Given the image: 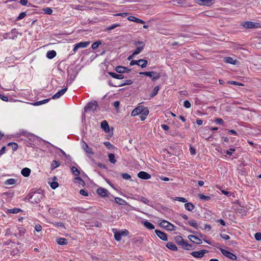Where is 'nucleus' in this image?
<instances>
[{
  "label": "nucleus",
  "instance_id": "nucleus-24",
  "mask_svg": "<svg viewBox=\"0 0 261 261\" xmlns=\"http://www.w3.org/2000/svg\"><path fill=\"white\" fill-rule=\"evenodd\" d=\"M128 20H129V21H133V22H137V23H144L145 22L141 20V19H140L135 16H130L128 17Z\"/></svg>",
  "mask_w": 261,
  "mask_h": 261
},
{
  "label": "nucleus",
  "instance_id": "nucleus-40",
  "mask_svg": "<svg viewBox=\"0 0 261 261\" xmlns=\"http://www.w3.org/2000/svg\"><path fill=\"white\" fill-rule=\"evenodd\" d=\"M16 180L13 178H10L7 179L5 182V184L6 185H12L15 184Z\"/></svg>",
  "mask_w": 261,
  "mask_h": 261
},
{
  "label": "nucleus",
  "instance_id": "nucleus-5",
  "mask_svg": "<svg viewBox=\"0 0 261 261\" xmlns=\"http://www.w3.org/2000/svg\"><path fill=\"white\" fill-rule=\"evenodd\" d=\"M219 250L221 251L222 254L223 255H224L225 256H226V257H227L231 260H237V256L234 254L230 252V251H227L225 249H222L221 248H220Z\"/></svg>",
  "mask_w": 261,
  "mask_h": 261
},
{
  "label": "nucleus",
  "instance_id": "nucleus-60",
  "mask_svg": "<svg viewBox=\"0 0 261 261\" xmlns=\"http://www.w3.org/2000/svg\"><path fill=\"white\" fill-rule=\"evenodd\" d=\"M119 231L120 233V234L121 236H126L128 234V231L126 229H125V230H122V231Z\"/></svg>",
  "mask_w": 261,
  "mask_h": 261
},
{
  "label": "nucleus",
  "instance_id": "nucleus-16",
  "mask_svg": "<svg viewBox=\"0 0 261 261\" xmlns=\"http://www.w3.org/2000/svg\"><path fill=\"white\" fill-rule=\"evenodd\" d=\"M138 176L141 179H148L151 178V175L145 171H140L138 173Z\"/></svg>",
  "mask_w": 261,
  "mask_h": 261
},
{
  "label": "nucleus",
  "instance_id": "nucleus-42",
  "mask_svg": "<svg viewBox=\"0 0 261 261\" xmlns=\"http://www.w3.org/2000/svg\"><path fill=\"white\" fill-rule=\"evenodd\" d=\"M71 170L73 174L77 176L80 175V171L75 167L73 166L71 168Z\"/></svg>",
  "mask_w": 261,
  "mask_h": 261
},
{
  "label": "nucleus",
  "instance_id": "nucleus-38",
  "mask_svg": "<svg viewBox=\"0 0 261 261\" xmlns=\"http://www.w3.org/2000/svg\"><path fill=\"white\" fill-rule=\"evenodd\" d=\"M189 224L195 228V229H198V225L197 223L196 222V221L195 220H191L188 222Z\"/></svg>",
  "mask_w": 261,
  "mask_h": 261
},
{
  "label": "nucleus",
  "instance_id": "nucleus-11",
  "mask_svg": "<svg viewBox=\"0 0 261 261\" xmlns=\"http://www.w3.org/2000/svg\"><path fill=\"white\" fill-rule=\"evenodd\" d=\"M146 109V108H144L142 106L138 107L134 110H133V111L132 112L131 115L133 116H137L142 113L144 111V110Z\"/></svg>",
  "mask_w": 261,
  "mask_h": 261
},
{
  "label": "nucleus",
  "instance_id": "nucleus-53",
  "mask_svg": "<svg viewBox=\"0 0 261 261\" xmlns=\"http://www.w3.org/2000/svg\"><path fill=\"white\" fill-rule=\"evenodd\" d=\"M140 201L146 204L149 205V200L145 197H141L140 198Z\"/></svg>",
  "mask_w": 261,
  "mask_h": 261
},
{
  "label": "nucleus",
  "instance_id": "nucleus-7",
  "mask_svg": "<svg viewBox=\"0 0 261 261\" xmlns=\"http://www.w3.org/2000/svg\"><path fill=\"white\" fill-rule=\"evenodd\" d=\"M160 226L166 228L168 230H174L175 226L166 220H162L160 223Z\"/></svg>",
  "mask_w": 261,
  "mask_h": 261
},
{
  "label": "nucleus",
  "instance_id": "nucleus-58",
  "mask_svg": "<svg viewBox=\"0 0 261 261\" xmlns=\"http://www.w3.org/2000/svg\"><path fill=\"white\" fill-rule=\"evenodd\" d=\"M254 237L256 240L257 241H260L261 240V233L260 232H256L255 235Z\"/></svg>",
  "mask_w": 261,
  "mask_h": 261
},
{
  "label": "nucleus",
  "instance_id": "nucleus-23",
  "mask_svg": "<svg viewBox=\"0 0 261 261\" xmlns=\"http://www.w3.org/2000/svg\"><path fill=\"white\" fill-rule=\"evenodd\" d=\"M108 73L112 77L116 79L120 80V79H123L124 77V75L123 74H122L121 73L118 74L115 72H109Z\"/></svg>",
  "mask_w": 261,
  "mask_h": 261
},
{
  "label": "nucleus",
  "instance_id": "nucleus-36",
  "mask_svg": "<svg viewBox=\"0 0 261 261\" xmlns=\"http://www.w3.org/2000/svg\"><path fill=\"white\" fill-rule=\"evenodd\" d=\"M50 98H47V99H44L43 100L37 101V102H35V103H34L33 105L35 106H39V105H41L42 104H44V103H46L47 102H48L50 100Z\"/></svg>",
  "mask_w": 261,
  "mask_h": 261
},
{
  "label": "nucleus",
  "instance_id": "nucleus-48",
  "mask_svg": "<svg viewBox=\"0 0 261 261\" xmlns=\"http://www.w3.org/2000/svg\"><path fill=\"white\" fill-rule=\"evenodd\" d=\"M26 15H27V14H26L25 12H21L19 14L18 16L16 18V20L18 21V20H21V19H23V18H24L26 16Z\"/></svg>",
  "mask_w": 261,
  "mask_h": 261
},
{
  "label": "nucleus",
  "instance_id": "nucleus-62",
  "mask_svg": "<svg viewBox=\"0 0 261 261\" xmlns=\"http://www.w3.org/2000/svg\"><path fill=\"white\" fill-rule=\"evenodd\" d=\"M220 236L221 238H222V239H224L225 240H229L230 239L229 236L228 235H227V234L221 233L220 234Z\"/></svg>",
  "mask_w": 261,
  "mask_h": 261
},
{
  "label": "nucleus",
  "instance_id": "nucleus-56",
  "mask_svg": "<svg viewBox=\"0 0 261 261\" xmlns=\"http://www.w3.org/2000/svg\"><path fill=\"white\" fill-rule=\"evenodd\" d=\"M228 83H229L230 84H232V85H235L244 86V84L241 83H239V82H236V81H228Z\"/></svg>",
  "mask_w": 261,
  "mask_h": 261
},
{
  "label": "nucleus",
  "instance_id": "nucleus-49",
  "mask_svg": "<svg viewBox=\"0 0 261 261\" xmlns=\"http://www.w3.org/2000/svg\"><path fill=\"white\" fill-rule=\"evenodd\" d=\"M119 26H120L119 24H117V23L113 24L111 25H110L109 27L107 28L105 30L106 31H110V30L114 29L115 28H116Z\"/></svg>",
  "mask_w": 261,
  "mask_h": 261
},
{
  "label": "nucleus",
  "instance_id": "nucleus-29",
  "mask_svg": "<svg viewBox=\"0 0 261 261\" xmlns=\"http://www.w3.org/2000/svg\"><path fill=\"white\" fill-rule=\"evenodd\" d=\"M185 208L188 211H192L195 208V205L192 203L188 202L185 204Z\"/></svg>",
  "mask_w": 261,
  "mask_h": 261
},
{
  "label": "nucleus",
  "instance_id": "nucleus-41",
  "mask_svg": "<svg viewBox=\"0 0 261 261\" xmlns=\"http://www.w3.org/2000/svg\"><path fill=\"white\" fill-rule=\"evenodd\" d=\"M22 210L19 208H14L12 209H9L8 210V212L9 213H12V214H17L18 213L21 212Z\"/></svg>",
  "mask_w": 261,
  "mask_h": 261
},
{
  "label": "nucleus",
  "instance_id": "nucleus-6",
  "mask_svg": "<svg viewBox=\"0 0 261 261\" xmlns=\"http://www.w3.org/2000/svg\"><path fill=\"white\" fill-rule=\"evenodd\" d=\"M242 25L245 29L258 28L260 27V23L251 21H246Z\"/></svg>",
  "mask_w": 261,
  "mask_h": 261
},
{
  "label": "nucleus",
  "instance_id": "nucleus-52",
  "mask_svg": "<svg viewBox=\"0 0 261 261\" xmlns=\"http://www.w3.org/2000/svg\"><path fill=\"white\" fill-rule=\"evenodd\" d=\"M50 186L53 189H56L59 186V184L57 181H53L50 182Z\"/></svg>",
  "mask_w": 261,
  "mask_h": 261
},
{
  "label": "nucleus",
  "instance_id": "nucleus-8",
  "mask_svg": "<svg viewBox=\"0 0 261 261\" xmlns=\"http://www.w3.org/2000/svg\"><path fill=\"white\" fill-rule=\"evenodd\" d=\"M208 252V251L205 249L201 250L199 251H193L190 254L196 258H201L204 254Z\"/></svg>",
  "mask_w": 261,
  "mask_h": 261
},
{
  "label": "nucleus",
  "instance_id": "nucleus-2",
  "mask_svg": "<svg viewBox=\"0 0 261 261\" xmlns=\"http://www.w3.org/2000/svg\"><path fill=\"white\" fill-rule=\"evenodd\" d=\"M140 74L150 77L152 81H155L161 77V74L155 71H144L140 72Z\"/></svg>",
  "mask_w": 261,
  "mask_h": 261
},
{
  "label": "nucleus",
  "instance_id": "nucleus-59",
  "mask_svg": "<svg viewBox=\"0 0 261 261\" xmlns=\"http://www.w3.org/2000/svg\"><path fill=\"white\" fill-rule=\"evenodd\" d=\"M174 200L181 201L182 202H186L187 201V199L184 197H175Z\"/></svg>",
  "mask_w": 261,
  "mask_h": 261
},
{
  "label": "nucleus",
  "instance_id": "nucleus-64",
  "mask_svg": "<svg viewBox=\"0 0 261 261\" xmlns=\"http://www.w3.org/2000/svg\"><path fill=\"white\" fill-rule=\"evenodd\" d=\"M42 228V227L41 225L40 224H37V225H35V229L38 232L41 231Z\"/></svg>",
  "mask_w": 261,
  "mask_h": 261
},
{
  "label": "nucleus",
  "instance_id": "nucleus-50",
  "mask_svg": "<svg viewBox=\"0 0 261 261\" xmlns=\"http://www.w3.org/2000/svg\"><path fill=\"white\" fill-rule=\"evenodd\" d=\"M121 176L123 179H125L128 180L131 178V176L127 173H121Z\"/></svg>",
  "mask_w": 261,
  "mask_h": 261
},
{
  "label": "nucleus",
  "instance_id": "nucleus-47",
  "mask_svg": "<svg viewBox=\"0 0 261 261\" xmlns=\"http://www.w3.org/2000/svg\"><path fill=\"white\" fill-rule=\"evenodd\" d=\"M114 238L117 241H120L121 240V236L119 231H117L114 233Z\"/></svg>",
  "mask_w": 261,
  "mask_h": 261
},
{
  "label": "nucleus",
  "instance_id": "nucleus-1",
  "mask_svg": "<svg viewBox=\"0 0 261 261\" xmlns=\"http://www.w3.org/2000/svg\"><path fill=\"white\" fill-rule=\"evenodd\" d=\"M43 198V194L41 192L30 193L26 197L30 202L33 203H39Z\"/></svg>",
  "mask_w": 261,
  "mask_h": 261
},
{
  "label": "nucleus",
  "instance_id": "nucleus-28",
  "mask_svg": "<svg viewBox=\"0 0 261 261\" xmlns=\"http://www.w3.org/2000/svg\"><path fill=\"white\" fill-rule=\"evenodd\" d=\"M21 173L24 177H28L31 173V169L28 168H24L22 169Z\"/></svg>",
  "mask_w": 261,
  "mask_h": 261
},
{
  "label": "nucleus",
  "instance_id": "nucleus-9",
  "mask_svg": "<svg viewBox=\"0 0 261 261\" xmlns=\"http://www.w3.org/2000/svg\"><path fill=\"white\" fill-rule=\"evenodd\" d=\"M115 71L119 73H129L131 69L122 66H117L115 67Z\"/></svg>",
  "mask_w": 261,
  "mask_h": 261
},
{
  "label": "nucleus",
  "instance_id": "nucleus-19",
  "mask_svg": "<svg viewBox=\"0 0 261 261\" xmlns=\"http://www.w3.org/2000/svg\"><path fill=\"white\" fill-rule=\"evenodd\" d=\"M224 61L225 63H229L232 65H236L238 63V61L237 60H234L232 58L230 57H225L224 59Z\"/></svg>",
  "mask_w": 261,
  "mask_h": 261
},
{
  "label": "nucleus",
  "instance_id": "nucleus-18",
  "mask_svg": "<svg viewBox=\"0 0 261 261\" xmlns=\"http://www.w3.org/2000/svg\"><path fill=\"white\" fill-rule=\"evenodd\" d=\"M182 248L187 250H192L195 248V247L192 244H189L187 241H185L182 245Z\"/></svg>",
  "mask_w": 261,
  "mask_h": 261
},
{
  "label": "nucleus",
  "instance_id": "nucleus-27",
  "mask_svg": "<svg viewBox=\"0 0 261 261\" xmlns=\"http://www.w3.org/2000/svg\"><path fill=\"white\" fill-rule=\"evenodd\" d=\"M142 223L145 227L149 230H151L154 228V225L151 223L147 221V220L143 221Z\"/></svg>",
  "mask_w": 261,
  "mask_h": 261
},
{
  "label": "nucleus",
  "instance_id": "nucleus-57",
  "mask_svg": "<svg viewBox=\"0 0 261 261\" xmlns=\"http://www.w3.org/2000/svg\"><path fill=\"white\" fill-rule=\"evenodd\" d=\"M103 144L108 148V149H111L112 148H114V147L113 145H112L111 144L110 142H105L103 143Z\"/></svg>",
  "mask_w": 261,
  "mask_h": 261
},
{
  "label": "nucleus",
  "instance_id": "nucleus-34",
  "mask_svg": "<svg viewBox=\"0 0 261 261\" xmlns=\"http://www.w3.org/2000/svg\"><path fill=\"white\" fill-rule=\"evenodd\" d=\"M57 242L58 244L61 245H64L67 244V241L65 238H58L57 240Z\"/></svg>",
  "mask_w": 261,
  "mask_h": 261
},
{
  "label": "nucleus",
  "instance_id": "nucleus-30",
  "mask_svg": "<svg viewBox=\"0 0 261 261\" xmlns=\"http://www.w3.org/2000/svg\"><path fill=\"white\" fill-rule=\"evenodd\" d=\"M149 114V111L147 109H145L144 111L141 113L140 115V119L143 121L146 118L148 114Z\"/></svg>",
  "mask_w": 261,
  "mask_h": 261
},
{
  "label": "nucleus",
  "instance_id": "nucleus-43",
  "mask_svg": "<svg viewBox=\"0 0 261 261\" xmlns=\"http://www.w3.org/2000/svg\"><path fill=\"white\" fill-rule=\"evenodd\" d=\"M60 165V163L56 160H54L51 164V168L52 170L55 169Z\"/></svg>",
  "mask_w": 261,
  "mask_h": 261
},
{
  "label": "nucleus",
  "instance_id": "nucleus-12",
  "mask_svg": "<svg viewBox=\"0 0 261 261\" xmlns=\"http://www.w3.org/2000/svg\"><path fill=\"white\" fill-rule=\"evenodd\" d=\"M89 44V41L81 42L76 43L74 46L73 51L75 52L79 48L86 47Z\"/></svg>",
  "mask_w": 261,
  "mask_h": 261
},
{
  "label": "nucleus",
  "instance_id": "nucleus-54",
  "mask_svg": "<svg viewBox=\"0 0 261 261\" xmlns=\"http://www.w3.org/2000/svg\"><path fill=\"white\" fill-rule=\"evenodd\" d=\"M52 224L56 226L61 227L65 228V225L64 223L62 222H55V223H52Z\"/></svg>",
  "mask_w": 261,
  "mask_h": 261
},
{
  "label": "nucleus",
  "instance_id": "nucleus-25",
  "mask_svg": "<svg viewBox=\"0 0 261 261\" xmlns=\"http://www.w3.org/2000/svg\"><path fill=\"white\" fill-rule=\"evenodd\" d=\"M174 240L175 242L179 245V246H182L185 240L183 239L182 237L180 236H176L174 238Z\"/></svg>",
  "mask_w": 261,
  "mask_h": 261
},
{
  "label": "nucleus",
  "instance_id": "nucleus-31",
  "mask_svg": "<svg viewBox=\"0 0 261 261\" xmlns=\"http://www.w3.org/2000/svg\"><path fill=\"white\" fill-rule=\"evenodd\" d=\"M108 159L110 163L115 164L116 162L114 154L112 153H109L108 154Z\"/></svg>",
  "mask_w": 261,
  "mask_h": 261
},
{
  "label": "nucleus",
  "instance_id": "nucleus-61",
  "mask_svg": "<svg viewBox=\"0 0 261 261\" xmlns=\"http://www.w3.org/2000/svg\"><path fill=\"white\" fill-rule=\"evenodd\" d=\"M190 151L192 155H195L196 154V149L193 146H190Z\"/></svg>",
  "mask_w": 261,
  "mask_h": 261
},
{
  "label": "nucleus",
  "instance_id": "nucleus-33",
  "mask_svg": "<svg viewBox=\"0 0 261 261\" xmlns=\"http://www.w3.org/2000/svg\"><path fill=\"white\" fill-rule=\"evenodd\" d=\"M159 90H160V87L159 86H155L153 88L152 92L150 93V96L151 97H153L154 96H155L158 94Z\"/></svg>",
  "mask_w": 261,
  "mask_h": 261
},
{
  "label": "nucleus",
  "instance_id": "nucleus-45",
  "mask_svg": "<svg viewBox=\"0 0 261 261\" xmlns=\"http://www.w3.org/2000/svg\"><path fill=\"white\" fill-rule=\"evenodd\" d=\"M133 83V81L131 80H127L124 81L123 83L119 84V87H121L125 85H129Z\"/></svg>",
  "mask_w": 261,
  "mask_h": 261
},
{
  "label": "nucleus",
  "instance_id": "nucleus-10",
  "mask_svg": "<svg viewBox=\"0 0 261 261\" xmlns=\"http://www.w3.org/2000/svg\"><path fill=\"white\" fill-rule=\"evenodd\" d=\"M214 0H195V2L200 5L210 6L214 3Z\"/></svg>",
  "mask_w": 261,
  "mask_h": 261
},
{
  "label": "nucleus",
  "instance_id": "nucleus-35",
  "mask_svg": "<svg viewBox=\"0 0 261 261\" xmlns=\"http://www.w3.org/2000/svg\"><path fill=\"white\" fill-rule=\"evenodd\" d=\"M115 201L117 203H118L120 205H125L126 203V202L125 200H124L119 197H115Z\"/></svg>",
  "mask_w": 261,
  "mask_h": 261
},
{
  "label": "nucleus",
  "instance_id": "nucleus-13",
  "mask_svg": "<svg viewBox=\"0 0 261 261\" xmlns=\"http://www.w3.org/2000/svg\"><path fill=\"white\" fill-rule=\"evenodd\" d=\"M96 192L101 197H106L108 196V191L103 188H98L96 190Z\"/></svg>",
  "mask_w": 261,
  "mask_h": 261
},
{
  "label": "nucleus",
  "instance_id": "nucleus-22",
  "mask_svg": "<svg viewBox=\"0 0 261 261\" xmlns=\"http://www.w3.org/2000/svg\"><path fill=\"white\" fill-rule=\"evenodd\" d=\"M166 247L172 251H176L178 250L177 246L173 242H168Z\"/></svg>",
  "mask_w": 261,
  "mask_h": 261
},
{
  "label": "nucleus",
  "instance_id": "nucleus-39",
  "mask_svg": "<svg viewBox=\"0 0 261 261\" xmlns=\"http://www.w3.org/2000/svg\"><path fill=\"white\" fill-rule=\"evenodd\" d=\"M145 45H143L141 46H137L135 50L133 52V55H138L144 48Z\"/></svg>",
  "mask_w": 261,
  "mask_h": 261
},
{
  "label": "nucleus",
  "instance_id": "nucleus-15",
  "mask_svg": "<svg viewBox=\"0 0 261 261\" xmlns=\"http://www.w3.org/2000/svg\"><path fill=\"white\" fill-rule=\"evenodd\" d=\"M188 239L193 243H195L197 244H200L202 243V241L200 239H199L198 237L195 235H189Z\"/></svg>",
  "mask_w": 261,
  "mask_h": 261
},
{
  "label": "nucleus",
  "instance_id": "nucleus-21",
  "mask_svg": "<svg viewBox=\"0 0 261 261\" xmlns=\"http://www.w3.org/2000/svg\"><path fill=\"white\" fill-rule=\"evenodd\" d=\"M83 148L86 152L90 154H93L94 152L92 151V148L89 147L88 145L85 142H84L83 145Z\"/></svg>",
  "mask_w": 261,
  "mask_h": 261
},
{
  "label": "nucleus",
  "instance_id": "nucleus-17",
  "mask_svg": "<svg viewBox=\"0 0 261 261\" xmlns=\"http://www.w3.org/2000/svg\"><path fill=\"white\" fill-rule=\"evenodd\" d=\"M67 90V88L65 87L61 90L58 91L57 93L55 94L51 97L54 99H58L62 96Z\"/></svg>",
  "mask_w": 261,
  "mask_h": 261
},
{
  "label": "nucleus",
  "instance_id": "nucleus-4",
  "mask_svg": "<svg viewBox=\"0 0 261 261\" xmlns=\"http://www.w3.org/2000/svg\"><path fill=\"white\" fill-rule=\"evenodd\" d=\"M148 63V61L145 59H140L138 60H132L129 63L130 66L134 65H137L141 68H145L146 67Z\"/></svg>",
  "mask_w": 261,
  "mask_h": 261
},
{
  "label": "nucleus",
  "instance_id": "nucleus-26",
  "mask_svg": "<svg viewBox=\"0 0 261 261\" xmlns=\"http://www.w3.org/2000/svg\"><path fill=\"white\" fill-rule=\"evenodd\" d=\"M57 53L54 50H49L46 53V57L49 59H53L56 57Z\"/></svg>",
  "mask_w": 261,
  "mask_h": 261
},
{
  "label": "nucleus",
  "instance_id": "nucleus-44",
  "mask_svg": "<svg viewBox=\"0 0 261 261\" xmlns=\"http://www.w3.org/2000/svg\"><path fill=\"white\" fill-rule=\"evenodd\" d=\"M8 146H11L12 150L13 151H15L17 150L18 148V145L15 142H10L8 144Z\"/></svg>",
  "mask_w": 261,
  "mask_h": 261
},
{
  "label": "nucleus",
  "instance_id": "nucleus-63",
  "mask_svg": "<svg viewBox=\"0 0 261 261\" xmlns=\"http://www.w3.org/2000/svg\"><path fill=\"white\" fill-rule=\"evenodd\" d=\"M74 209L76 211H77L78 212H80V213H84L85 210H86L85 208L81 207H75V208H74Z\"/></svg>",
  "mask_w": 261,
  "mask_h": 261
},
{
  "label": "nucleus",
  "instance_id": "nucleus-20",
  "mask_svg": "<svg viewBox=\"0 0 261 261\" xmlns=\"http://www.w3.org/2000/svg\"><path fill=\"white\" fill-rule=\"evenodd\" d=\"M101 127L106 133H109L110 131L109 125L106 120H103L101 122Z\"/></svg>",
  "mask_w": 261,
  "mask_h": 261
},
{
  "label": "nucleus",
  "instance_id": "nucleus-32",
  "mask_svg": "<svg viewBox=\"0 0 261 261\" xmlns=\"http://www.w3.org/2000/svg\"><path fill=\"white\" fill-rule=\"evenodd\" d=\"M74 181L76 183H79L80 185L83 186L85 185L84 181L82 179L81 177L78 176L74 178Z\"/></svg>",
  "mask_w": 261,
  "mask_h": 261
},
{
  "label": "nucleus",
  "instance_id": "nucleus-37",
  "mask_svg": "<svg viewBox=\"0 0 261 261\" xmlns=\"http://www.w3.org/2000/svg\"><path fill=\"white\" fill-rule=\"evenodd\" d=\"M102 44V41L101 40H98L95 42H94L92 45V48L93 50L96 49L98 46Z\"/></svg>",
  "mask_w": 261,
  "mask_h": 261
},
{
  "label": "nucleus",
  "instance_id": "nucleus-55",
  "mask_svg": "<svg viewBox=\"0 0 261 261\" xmlns=\"http://www.w3.org/2000/svg\"><path fill=\"white\" fill-rule=\"evenodd\" d=\"M184 106L187 108V109H188V108H190L191 106V103L190 102V101L188 100H185L184 102Z\"/></svg>",
  "mask_w": 261,
  "mask_h": 261
},
{
  "label": "nucleus",
  "instance_id": "nucleus-3",
  "mask_svg": "<svg viewBox=\"0 0 261 261\" xmlns=\"http://www.w3.org/2000/svg\"><path fill=\"white\" fill-rule=\"evenodd\" d=\"M98 107V104L96 101L93 100L88 102L84 108L85 112H88L89 111L94 112L96 110Z\"/></svg>",
  "mask_w": 261,
  "mask_h": 261
},
{
  "label": "nucleus",
  "instance_id": "nucleus-51",
  "mask_svg": "<svg viewBox=\"0 0 261 261\" xmlns=\"http://www.w3.org/2000/svg\"><path fill=\"white\" fill-rule=\"evenodd\" d=\"M43 11L45 14L48 15H51L53 13V10L48 7L43 9Z\"/></svg>",
  "mask_w": 261,
  "mask_h": 261
},
{
  "label": "nucleus",
  "instance_id": "nucleus-14",
  "mask_svg": "<svg viewBox=\"0 0 261 261\" xmlns=\"http://www.w3.org/2000/svg\"><path fill=\"white\" fill-rule=\"evenodd\" d=\"M155 232L160 239L164 241L168 240L167 235L165 232L159 230H155Z\"/></svg>",
  "mask_w": 261,
  "mask_h": 261
},
{
  "label": "nucleus",
  "instance_id": "nucleus-46",
  "mask_svg": "<svg viewBox=\"0 0 261 261\" xmlns=\"http://www.w3.org/2000/svg\"><path fill=\"white\" fill-rule=\"evenodd\" d=\"M198 197L200 199L204 200H205V201H207V200H209L211 199V197L210 196H205V195H204L203 194H198Z\"/></svg>",
  "mask_w": 261,
  "mask_h": 261
}]
</instances>
